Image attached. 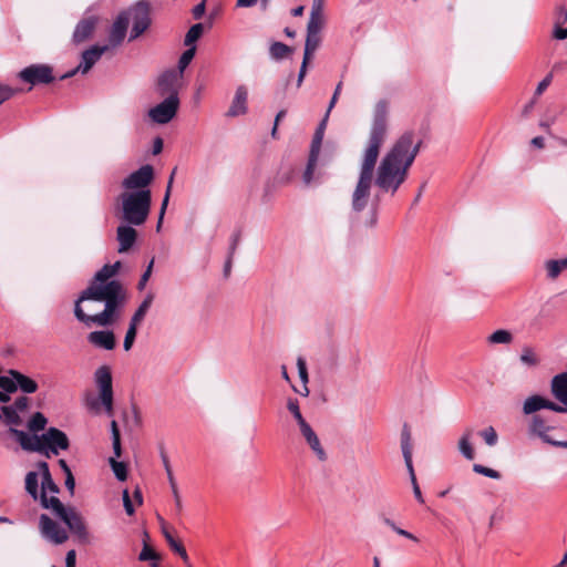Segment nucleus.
I'll return each mask as SVG.
<instances>
[{"label":"nucleus","mask_w":567,"mask_h":567,"mask_svg":"<svg viewBox=\"0 0 567 567\" xmlns=\"http://www.w3.org/2000/svg\"><path fill=\"white\" fill-rule=\"evenodd\" d=\"M120 267V261L104 265L81 291L73 309L78 321L86 327H107L117 320L127 298L123 285L112 279Z\"/></svg>","instance_id":"obj_1"},{"label":"nucleus","mask_w":567,"mask_h":567,"mask_svg":"<svg viewBox=\"0 0 567 567\" xmlns=\"http://www.w3.org/2000/svg\"><path fill=\"white\" fill-rule=\"evenodd\" d=\"M415 133L406 131L398 137L377 167L375 186L382 194L394 196L406 181L409 169L422 146V140L414 142Z\"/></svg>","instance_id":"obj_2"},{"label":"nucleus","mask_w":567,"mask_h":567,"mask_svg":"<svg viewBox=\"0 0 567 567\" xmlns=\"http://www.w3.org/2000/svg\"><path fill=\"white\" fill-rule=\"evenodd\" d=\"M388 127V105L379 101L373 113L368 146L363 152L359 178L351 197V207L355 213L363 212L369 203L371 187L374 182L375 165L384 142Z\"/></svg>","instance_id":"obj_3"},{"label":"nucleus","mask_w":567,"mask_h":567,"mask_svg":"<svg viewBox=\"0 0 567 567\" xmlns=\"http://www.w3.org/2000/svg\"><path fill=\"white\" fill-rule=\"evenodd\" d=\"M120 199L123 221L135 224V226L146 223L152 206L151 190L123 192Z\"/></svg>","instance_id":"obj_4"},{"label":"nucleus","mask_w":567,"mask_h":567,"mask_svg":"<svg viewBox=\"0 0 567 567\" xmlns=\"http://www.w3.org/2000/svg\"><path fill=\"white\" fill-rule=\"evenodd\" d=\"M41 506L52 509L53 514L59 517L68 528L82 542L89 538V532L83 517L73 507H65L56 496H41Z\"/></svg>","instance_id":"obj_5"},{"label":"nucleus","mask_w":567,"mask_h":567,"mask_svg":"<svg viewBox=\"0 0 567 567\" xmlns=\"http://www.w3.org/2000/svg\"><path fill=\"white\" fill-rule=\"evenodd\" d=\"M94 382L99 389V399L87 403L91 411L97 413L102 406L109 416H113L112 373L107 365L99 367L94 372Z\"/></svg>","instance_id":"obj_6"},{"label":"nucleus","mask_w":567,"mask_h":567,"mask_svg":"<svg viewBox=\"0 0 567 567\" xmlns=\"http://www.w3.org/2000/svg\"><path fill=\"white\" fill-rule=\"evenodd\" d=\"M330 113L326 112L323 118L319 122L309 150L308 161L302 174V182L305 185L309 186L312 182L321 183L322 174L320 172L315 176V171L318 165L319 155L321 153L322 141L324 136V131L327 127V123L329 120Z\"/></svg>","instance_id":"obj_7"},{"label":"nucleus","mask_w":567,"mask_h":567,"mask_svg":"<svg viewBox=\"0 0 567 567\" xmlns=\"http://www.w3.org/2000/svg\"><path fill=\"white\" fill-rule=\"evenodd\" d=\"M128 17V22L132 21L128 41H134L146 32L152 24V6L150 0H138L131 4L126 10H123Z\"/></svg>","instance_id":"obj_8"},{"label":"nucleus","mask_w":567,"mask_h":567,"mask_svg":"<svg viewBox=\"0 0 567 567\" xmlns=\"http://www.w3.org/2000/svg\"><path fill=\"white\" fill-rule=\"evenodd\" d=\"M17 78L21 82L28 83L30 85L28 91H31L32 87L38 85L51 84L56 80V76L53 72V66L45 63L30 64L20 70L17 74Z\"/></svg>","instance_id":"obj_9"},{"label":"nucleus","mask_w":567,"mask_h":567,"mask_svg":"<svg viewBox=\"0 0 567 567\" xmlns=\"http://www.w3.org/2000/svg\"><path fill=\"white\" fill-rule=\"evenodd\" d=\"M41 454L50 457L51 455H58L61 450H68L70 441L66 434L58 427H49L43 434H41Z\"/></svg>","instance_id":"obj_10"},{"label":"nucleus","mask_w":567,"mask_h":567,"mask_svg":"<svg viewBox=\"0 0 567 567\" xmlns=\"http://www.w3.org/2000/svg\"><path fill=\"white\" fill-rule=\"evenodd\" d=\"M155 177L154 167L151 164L142 165L122 181L125 192L151 190L148 186Z\"/></svg>","instance_id":"obj_11"},{"label":"nucleus","mask_w":567,"mask_h":567,"mask_svg":"<svg viewBox=\"0 0 567 567\" xmlns=\"http://www.w3.org/2000/svg\"><path fill=\"white\" fill-rule=\"evenodd\" d=\"M178 109V93H173L165 97L161 103L150 109L148 116L154 123L167 124L176 116Z\"/></svg>","instance_id":"obj_12"},{"label":"nucleus","mask_w":567,"mask_h":567,"mask_svg":"<svg viewBox=\"0 0 567 567\" xmlns=\"http://www.w3.org/2000/svg\"><path fill=\"white\" fill-rule=\"evenodd\" d=\"M39 530L42 538L54 545H61L69 539L68 532L47 514L39 517Z\"/></svg>","instance_id":"obj_13"},{"label":"nucleus","mask_w":567,"mask_h":567,"mask_svg":"<svg viewBox=\"0 0 567 567\" xmlns=\"http://www.w3.org/2000/svg\"><path fill=\"white\" fill-rule=\"evenodd\" d=\"M550 393L555 402L556 413H567V372H561L550 380Z\"/></svg>","instance_id":"obj_14"},{"label":"nucleus","mask_w":567,"mask_h":567,"mask_svg":"<svg viewBox=\"0 0 567 567\" xmlns=\"http://www.w3.org/2000/svg\"><path fill=\"white\" fill-rule=\"evenodd\" d=\"M99 18L96 16H89L82 18L75 25L72 34V43L79 45L90 40L97 27Z\"/></svg>","instance_id":"obj_15"},{"label":"nucleus","mask_w":567,"mask_h":567,"mask_svg":"<svg viewBox=\"0 0 567 567\" xmlns=\"http://www.w3.org/2000/svg\"><path fill=\"white\" fill-rule=\"evenodd\" d=\"M528 430L530 433L537 435L543 442L550 444L556 447L567 449V441L553 440L547 435L550 426L547 425L546 421L540 415H534L529 422Z\"/></svg>","instance_id":"obj_16"},{"label":"nucleus","mask_w":567,"mask_h":567,"mask_svg":"<svg viewBox=\"0 0 567 567\" xmlns=\"http://www.w3.org/2000/svg\"><path fill=\"white\" fill-rule=\"evenodd\" d=\"M401 451L404 458V463L410 476V481H416L413 462H412V436L408 424L402 426L401 431Z\"/></svg>","instance_id":"obj_17"},{"label":"nucleus","mask_w":567,"mask_h":567,"mask_svg":"<svg viewBox=\"0 0 567 567\" xmlns=\"http://www.w3.org/2000/svg\"><path fill=\"white\" fill-rule=\"evenodd\" d=\"M9 433L16 437L22 450L41 454L43 449L41 445V435H30L27 432L16 427H10Z\"/></svg>","instance_id":"obj_18"},{"label":"nucleus","mask_w":567,"mask_h":567,"mask_svg":"<svg viewBox=\"0 0 567 567\" xmlns=\"http://www.w3.org/2000/svg\"><path fill=\"white\" fill-rule=\"evenodd\" d=\"M107 50L109 45L99 44H93L84 50L81 54V63L79 64L81 73H87Z\"/></svg>","instance_id":"obj_19"},{"label":"nucleus","mask_w":567,"mask_h":567,"mask_svg":"<svg viewBox=\"0 0 567 567\" xmlns=\"http://www.w3.org/2000/svg\"><path fill=\"white\" fill-rule=\"evenodd\" d=\"M126 16H127L126 13L121 11L112 24V29H111L109 39H110V43L113 47L121 44L125 39L128 23H130L128 17H126Z\"/></svg>","instance_id":"obj_20"},{"label":"nucleus","mask_w":567,"mask_h":567,"mask_svg":"<svg viewBox=\"0 0 567 567\" xmlns=\"http://www.w3.org/2000/svg\"><path fill=\"white\" fill-rule=\"evenodd\" d=\"M247 99H248V92L246 86L239 85L236 89L235 96L233 99L231 105L229 106L226 116L228 117H236L239 115H244L247 113Z\"/></svg>","instance_id":"obj_21"},{"label":"nucleus","mask_w":567,"mask_h":567,"mask_svg":"<svg viewBox=\"0 0 567 567\" xmlns=\"http://www.w3.org/2000/svg\"><path fill=\"white\" fill-rule=\"evenodd\" d=\"M87 341L99 349L113 350L115 347V336L111 330H96L87 334Z\"/></svg>","instance_id":"obj_22"},{"label":"nucleus","mask_w":567,"mask_h":567,"mask_svg":"<svg viewBox=\"0 0 567 567\" xmlns=\"http://www.w3.org/2000/svg\"><path fill=\"white\" fill-rule=\"evenodd\" d=\"M135 227V224H130L128 221H123V224L117 227L116 238L118 248H134L137 239Z\"/></svg>","instance_id":"obj_23"},{"label":"nucleus","mask_w":567,"mask_h":567,"mask_svg":"<svg viewBox=\"0 0 567 567\" xmlns=\"http://www.w3.org/2000/svg\"><path fill=\"white\" fill-rule=\"evenodd\" d=\"M543 409L556 412L555 402L543 398L542 395L535 394L528 396L523 404V412L526 415L534 414Z\"/></svg>","instance_id":"obj_24"},{"label":"nucleus","mask_w":567,"mask_h":567,"mask_svg":"<svg viewBox=\"0 0 567 567\" xmlns=\"http://www.w3.org/2000/svg\"><path fill=\"white\" fill-rule=\"evenodd\" d=\"M179 73H177L175 70H166L164 71L157 80V90L161 95L173 93H178L175 84L177 82Z\"/></svg>","instance_id":"obj_25"},{"label":"nucleus","mask_w":567,"mask_h":567,"mask_svg":"<svg viewBox=\"0 0 567 567\" xmlns=\"http://www.w3.org/2000/svg\"><path fill=\"white\" fill-rule=\"evenodd\" d=\"M300 432L303 435V437L306 439V441L309 444V446L311 447V450L316 453L318 458L320 461H324L327 457L326 452L322 449L319 437L317 436V434L315 433L312 427L308 423H306L305 425H302L300 427Z\"/></svg>","instance_id":"obj_26"},{"label":"nucleus","mask_w":567,"mask_h":567,"mask_svg":"<svg viewBox=\"0 0 567 567\" xmlns=\"http://www.w3.org/2000/svg\"><path fill=\"white\" fill-rule=\"evenodd\" d=\"M9 374L17 381V390H21L25 394H32L38 390V383L30 377L21 373L18 370L10 369Z\"/></svg>","instance_id":"obj_27"},{"label":"nucleus","mask_w":567,"mask_h":567,"mask_svg":"<svg viewBox=\"0 0 567 567\" xmlns=\"http://www.w3.org/2000/svg\"><path fill=\"white\" fill-rule=\"evenodd\" d=\"M473 429L468 427L466 429L463 434L461 435L457 444L458 452L462 454V456L468 461H472L475 458V452L472 446V437H473Z\"/></svg>","instance_id":"obj_28"},{"label":"nucleus","mask_w":567,"mask_h":567,"mask_svg":"<svg viewBox=\"0 0 567 567\" xmlns=\"http://www.w3.org/2000/svg\"><path fill=\"white\" fill-rule=\"evenodd\" d=\"M154 300V295L152 292L147 293L142 302L138 305L137 309L134 311L130 319V323H134L135 326H140V323L144 320L147 311L150 310Z\"/></svg>","instance_id":"obj_29"},{"label":"nucleus","mask_w":567,"mask_h":567,"mask_svg":"<svg viewBox=\"0 0 567 567\" xmlns=\"http://www.w3.org/2000/svg\"><path fill=\"white\" fill-rule=\"evenodd\" d=\"M547 276L556 279L564 270L567 269V257L560 259H550L545 262Z\"/></svg>","instance_id":"obj_30"},{"label":"nucleus","mask_w":567,"mask_h":567,"mask_svg":"<svg viewBox=\"0 0 567 567\" xmlns=\"http://www.w3.org/2000/svg\"><path fill=\"white\" fill-rule=\"evenodd\" d=\"M1 417H3L4 423L10 427H16L22 424V419L20 413L14 411L13 408L9 405H3L0 408Z\"/></svg>","instance_id":"obj_31"},{"label":"nucleus","mask_w":567,"mask_h":567,"mask_svg":"<svg viewBox=\"0 0 567 567\" xmlns=\"http://www.w3.org/2000/svg\"><path fill=\"white\" fill-rule=\"evenodd\" d=\"M205 31L202 22L193 24L185 34L184 45L196 47V42L203 37Z\"/></svg>","instance_id":"obj_32"},{"label":"nucleus","mask_w":567,"mask_h":567,"mask_svg":"<svg viewBox=\"0 0 567 567\" xmlns=\"http://www.w3.org/2000/svg\"><path fill=\"white\" fill-rule=\"evenodd\" d=\"M292 51V48L279 41H274L269 48V54L276 61L287 58Z\"/></svg>","instance_id":"obj_33"},{"label":"nucleus","mask_w":567,"mask_h":567,"mask_svg":"<svg viewBox=\"0 0 567 567\" xmlns=\"http://www.w3.org/2000/svg\"><path fill=\"white\" fill-rule=\"evenodd\" d=\"M379 519L385 525L388 526L389 528H391L395 534H398L399 536H402V537H405L412 542H419V538L416 536H414L412 533L399 527L394 520H392L391 518L386 517L385 515H380L379 516Z\"/></svg>","instance_id":"obj_34"},{"label":"nucleus","mask_w":567,"mask_h":567,"mask_svg":"<svg viewBox=\"0 0 567 567\" xmlns=\"http://www.w3.org/2000/svg\"><path fill=\"white\" fill-rule=\"evenodd\" d=\"M38 476L37 472H29L25 475V491L34 501L40 499Z\"/></svg>","instance_id":"obj_35"},{"label":"nucleus","mask_w":567,"mask_h":567,"mask_svg":"<svg viewBox=\"0 0 567 567\" xmlns=\"http://www.w3.org/2000/svg\"><path fill=\"white\" fill-rule=\"evenodd\" d=\"M175 171H176V168H174V171L172 172V174L169 176V179H168V183H167V187H166V192H165L164 198H163L162 204H161V209H159V214H158V221H157V230L161 229V226H162V223H163V219H164V215H165V212H166L167 206H168L169 196H171V189H172V184H173Z\"/></svg>","instance_id":"obj_36"},{"label":"nucleus","mask_w":567,"mask_h":567,"mask_svg":"<svg viewBox=\"0 0 567 567\" xmlns=\"http://www.w3.org/2000/svg\"><path fill=\"white\" fill-rule=\"evenodd\" d=\"M165 535V538L169 545V547L181 556V558L184 560V563L186 564L187 567H192V564L189 563V558H188V555H187V551L186 549L183 547V545H181L179 543H177L174 537L168 533V532H165L164 533Z\"/></svg>","instance_id":"obj_37"},{"label":"nucleus","mask_w":567,"mask_h":567,"mask_svg":"<svg viewBox=\"0 0 567 567\" xmlns=\"http://www.w3.org/2000/svg\"><path fill=\"white\" fill-rule=\"evenodd\" d=\"M48 423L47 417L41 412H35L30 420L28 421V429L29 431L37 433L40 431H43L45 429V425Z\"/></svg>","instance_id":"obj_38"},{"label":"nucleus","mask_w":567,"mask_h":567,"mask_svg":"<svg viewBox=\"0 0 567 567\" xmlns=\"http://www.w3.org/2000/svg\"><path fill=\"white\" fill-rule=\"evenodd\" d=\"M195 54H196V47H187V49L179 56L178 62H177V69H178V73L181 76L184 73L185 69L193 61Z\"/></svg>","instance_id":"obj_39"},{"label":"nucleus","mask_w":567,"mask_h":567,"mask_svg":"<svg viewBox=\"0 0 567 567\" xmlns=\"http://www.w3.org/2000/svg\"><path fill=\"white\" fill-rule=\"evenodd\" d=\"M512 340V333L504 329L496 330L488 337V342L492 344H508Z\"/></svg>","instance_id":"obj_40"},{"label":"nucleus","mask_w":567,"mask_h":567,"mask_svg":"<svg viewBox=\"0 0 567 567\" xmlns=\"http://www.w3.org/2000/svg\"><path fill=\"white\" fill-rule=\"evenodd\" d=\"M319 43H320V38L318 35L307 34L306 43H305V51H303V59L306 61H311L313 52L319 47Z\"/></svg>","instance_id":"obj_41"},{"label":"nucleus","mask_w":567,"mask_h":567,"mask_svg":"<svg viewBox=\"0 0 567 567\" xmlns=\"http://www.w3.org/2000/svg\"><path fill=\"white\" fill-rule=\"evenodd\" d=\"M109 463H110V465L112 467V471H113L115 477L118 481L124 482L127 478V466H126V464L123 463V462L116 461L115 457H110Z\"/></svg>","instance_id":"obj_42"},{"label":"nucleus","mask_w":567,"mask_h":567,"mask_svg":"<svg viewBox=\"0 0 567 567\" xmlns=\"http://www.w3.org/2000/svg\"><path fill=\"white\" fill-rule=\"evenodd\" d=\"M336 151H337L336 145L328 142L323 146L321 156L319 155L318 164H320V166L329 165L333 161V158H334Z\"/></svg>","instance_id":"obj_43"},{"label":"nucleus","mask_w":567,"mask_h":567,"mask_svg":"<svg viewBox=\"0 0 567 567\" xmlns=\"http://www.w3.org/2000/svg\"><path fill=\"white\" fill-rule=\"evenodd\" d=\"M41 493H40V497L42 495H45L47 497L48 496V492L52 493L53 495L52 496H55V494H58L60 492V488L59 486L55 484V482L53 481L52 478V475H44V478H41Z\"/></svg>","instance_id":"obj_44"},{"label":"nucleus","mask_w":567,"mask_h":567,"mask_svg":"<svg viewBox=\"0 0 567 567\" xmlns=\"http://www.w3.org/2000/svg\"><path fill=\"white\" fill-rule=\"evenodd\" d=\"M239 250H229L223 267L224 278H228L231 274L233 265L239 260Z\"/></svg>","instance_id":"obj_45"},{"label":"nucleus","mask_w":567,"mask_h":567,"mask_svg":"<svg viewBox=\"0 0 567 567\" xmlns=\"http://www.w3.org/2000/svg\"><path fill=\"white\" fill-rule=\"evenodd\" d=\"M287 409L289 410V412L296 419L299 427H301L302 425H305L307 423L306 420L303 419L301 412H300L299 402H298L297 399H289L288 402H287Z\"/></svg>","instance_id":"obj_46"},{"label":"nucleus","mask_w":567,"mask_h":567,"mask_svg":"<svg viewBox=\"0 0 567 567\" xmlns=\"http://www.w3.org/2000/svg\"><path fill=\"white\" fill-rule=\"evenodd\" d=\"M478 435L484 440L485 444L491 447L495 446L498 442V435L493 426H487L480 431Z\"/></svg>","instance_id":"obj_47"},{"label":"nucleus","mask_w":567,"mask_h":567,"mask_svg":"<svg viewBox=\"0 0 567 567\" xmlns=\"http://www.w3.org/2000/svg\"><path fill=\"white\" fill-rule=\"evenodd\" d=\"M0 389H2L4 393L10 394L17 391V381L10 375H0Z\"/></svg>","instance_id":"obj_48"},{"label":"nucleus","mask_w":567,"mask_h":567,"mask_svg":"<svg viewBox=\"0 0 567 567\" xmlns=\"http://www.w3.org/2000/svg\"><path fill=\"white\" fill-rule=\"evenodd\" d=\"M137 328L138 327L135 326L134 323H128V328L126 330L124 342H123V348L125 351H128L132 349L134 341L136 339Z\"/></svg>","instance_id":"obj_49"},{"label":"nucleus","mask_w":567,"mask_h":567,"mask_svg":"<svg viewBox=\"0 0 567 567\" xmlns=\"http://www.w3.org/2000/svg\"><path fill=\"white\" fill-rule=\"evenodd\" d=\"M21 92V89L11 87L8 84L0 83V105Z\"/></svg>","instance_id":"obj_50"},{"label":"nucleus","mask_w":567,"mask_h":567,"mask_svg":"<svg viewBox=\"0 0 567 567\" xmlns=\"http://www.w3.org/2000/svg\"><path fill=\"white\" fill-rule=\"evenodd\" d=\"M321 14L310 13V19L307 25V34L318 35L321 29Z\"/></svg>","instance_id":"obj_51"},{"label":"nucleus","mask_w":567,"mask_h":567,"mask_svg":"<svg viewBox=\"0 0 567 567\" xmlns=\"http://www.w3.org/2000/svg\"><path fill=\"white\" fill-rule=\"evenodd\" d=\"M473 471L476 474L486 476L488 478H493V480H499L501 478V473L498 471L489 468V467H486V466H484L482 464H474L473 465Z\"/></svg>","instance_id":"obj_52"},{"label":"nucleus","mask_w":567,"mask_h":567,"mask_svg":"<svg viewBox=\"0 0 567 567\" xmlns=\"http://www.w3.org/2000/svg\"><path fill=\"white\" fill-rule=\"evenodd\" d=\"M520 361L523 364L528 367H534L537 364V358L530 348L523 349Z\"/></svg>","instance_id":"obj_53"},{"label":"nucleus","mask_w":567,"mask_h":567,"mask_svg":"<svg viewBox=\"0 0 567 567\" xmlns=\"http://www.w3.org/2000/svg\"><path fill=\"white\" fill-rule=\"evenodd\" d=\"M158 555L145 543L142 551L138 555V559L142 561L146 560H157Z\"/></svg>","instance_id":"obj_54"},{"label":"nucleus","mask_w":567,"mask_h":567,"mask_svg":"<svg viewBox=\"0 0 567 567\" xmlns=\"http://www.w3.org/2000/svg\"><path fill=\"white\" fill-rule=\"evenodd\" d=\"M9 406L13 408L14 411H17L19 413H22V412L27 411L28 408H29V398H27V396H19Z\"/></svg>","instance_id":"obj_55"},{"label":"nucleus","mask_w":567,"mask_h":567,"mask_svg":"<svg viewBox=\"0 0 567 567\" xmlns=\"http://www.w3.org/2000/svg\"><path fill=\"white\" fill-rule=\"evenodd\" d=\"M297 368H298L299 378H300L302 384H307L308 383V371H307L306 361L302 358H298Z\"/></svg>","instance_id":"obj_56"},{"label":"nucleus","mask_w":567,"mask_h":567,"mask_svg":"<svg viewBox=\"0 0 567 567\" xmlns=\"http://www.w3.org/2000/svg\"><path fill=\"white\" fill-rule=\"evenodd\" d=\"M161 458H162L165 472L167 474V480H168L169 485L175 484L176 482H175V478H174V475H173V472L171 468V464H169L168 457L164 451L161 452Z\"/></svg>","instance_id":"obj_57"},{"label":"nucleus","mask_w":567,"mask_h":567,"mask_svg":"<svg viewBox=\"0 0 567 567\" xmlns=\"http://www.w3.org/2000/svg\"><path fill=\"white\" fill-rule=\"evenodd\" d=\"M553 81V72L548 73L537 85L535 96L542 95Z\"/></svg>","instance_id":"obj_58"},{"label":"nucleus","mask_w":567,"mask_h":567,"mask_svg":"<svg viewBox=\"0 0 567 567\" xmlns=\"http://www.w3.org/2000/svg\"><path fill=\"white\" fill-rule=\"evenodd\" d=\"M152 267H153V260L150 261L146 270L143 272V275L141 276V279L137 284V289L138 290H143L151 277V274H152Z\"/></svg>","instance_id":"obj_59"},{"label":"nucleus","mask_w":567,"mask_h":567,"mask_svg":"<svg viewBox=\"0 0 567 567\" xmlns=\"http://www.w3.org/2000/svg\"><path fill=\"white\" fill-rule=\"evenodd\" d=\"M553 38L556 40H566L567 39V28L561 27L558 22L555 23L553 30Z\"/></svg>","instance_id":"obj_60"},{"label":"nucleus","mask_w":567,"mask_h":567,"mask_svg":"<svg viewBox=\"0 0 567 567\" xmlns=\"http://www.w3.org/2000/svg\"><path fill=\"white\" fill-rule=\"evenodd\" d=\"M378 200H379V195L377 196V200L373 202V204L371 206L370 218H369V220H367V225H369L370 227L375 226L378 223V203H377Z\"/></svg>","instance_id":"obj_61"},{"label":"nucleus","mask_w":567,"mask_h":567,"mask_svg":"<svg viewBox=\"0 0 567 567\" xmlns=\"http://www.w3.org/2000/svg\"><path fill=\"white\" fill-rule=\"evenodd\" d=\"M123 506H124V509H125L127 515H133L134 514L135 509H134L133 503H132V501L130 498L127 489L123 491Z\"/></svg>","instance_id":"obj_62"},{"label":"nucleus","mask_w":567,"mask_h":567,"mask_svg":"<svg viewBox=\"0 0 567 567\" xmlns=\"http://www.w3.org/2000/svg\"><path fill=\"white\" fill-rule=\"evenodd\" d=\"M205 10H206V2H205V0H202V2L196 4L192 10L194 19L199 20L205 14Z\"/></svg>","instance_id":"obj_63"},{"label":"nucleus","mask_w":567,"mask_h":567,"mask_svg":"<svg viewBox=\"0 0 567 567\" xmlns=\"http://www.w3.org/2000/svg\"><path fill=\"white\" fill-rule=\"evenodd\" d=\"M76 565V553L74 549H71L66 553L65 556V567H75Z\"/></svg>","instance_id":"obj_64"}]
</instances>
